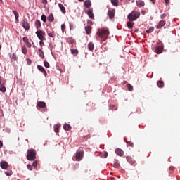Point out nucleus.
<instances>
[{
  "instance_id": "nucleus-1",
  "label": "nucleus",
  "mask_w": 180,
  "mask_h": 180,
  "mask_svg": "<svg viewBox=\"0 0 180 180\" xmlns=\"http://www.w3.org/2000/svg\"><path fill=\"white\" fill-rule=\"evenodd\" d=\"M109 30H106L105 28H102L101 30H98L97 32V34L98 35L99 37L102 39L101 41V43L103 42V41L107 40L108 36H109Z\"/></svg>"
},
{
  "instance_id": "nucleus-2",
  "label": "nucleus",
  "mask_w": 180,
  "mask_h": 180,
  "mask_svg": "<svg viewBox=\"0 0 180 180\" xmlns=\"http://www.w3.org/2000/svg\"><path fill=\"white\" fill-rule=\"evenodd\" d=\"M37 152L33 148H31L30 150H27V159L30 161H34L35 159H37Z\"/></svg>"
},
{
  "instance_id": "nucleus-3",
  "label": "nucleus",
  "mask_w": 180,
  "mask_h": 180,
  "mask_svg": "<svg viewBox=\"0 0 180 180\" xmlns=\"http://www.w3.org/2000/svg\"><path fill=\"white\" fill-rule=\"evenodd\" d=\"M141 16V13L137 12L136 11H132L130 14L128 15V19L129 21L137 20L138 18Z\"/></svg>"
},
{
  "instance_id": "nucleus-4",
  "label": "nucleus",
  "mask_w": 180,
  "mask_h": 180,
  "mask_svg": "<svg viewBox=\"0 0 180 180\" xmlns=\"http://www.w3.org/2000/svg\"><path fill=\"white\" fill-rule=\"evenodd\" d=\"M37 37L39 39V40H46V32L44 30H39L35 32Z\"/></svg>"
},
{
  "instance_id": "nucleus-5",
  "label": "nucleus",
  "mask_w": 180,
  "mask_h": 180,
  "mask_svg": "<svg viewBox=\"0 0 180 180\" xmlns=\"http://www.w3.org/2000/svg\"><path fill=\"white\" fill-rule=\"evenodd\" d=\"M84 155V152H77L75 154L73 160L74 161H81L82 159H83Z\"/></svg>"
},
{
  "instance_id": "nucleus-6",
  "label": "nucleus",
  "mask_w": 180,
  "mask_h": 180,
  "mask_svg": "<svg viewBox=\"0 0 180 180\" xmlns=\"http://www.w3.org/2000/svg\"><path fill=\"white\" fill-rule=\"evenodd\" d=\"M22 27L25 30V31H29V30L30 29V25L27 19H23L22 20Z\"/></svg>"
},
{
  "instance_id": "nucleus-7",
  "label": "nucleus",
  "mask_w": 180,
  "mask_h": 180,
  "mask_svg": "<svg viewBox=\"0 0 180 180\" xmlns=\"http://www.w3.org/2000/svg\"><path fill=\"white\" fill-rule=\"evenodd\" d=\"M85 13H86V14L88 15L89 18H91V19H94L95 18V15L94 14V8H90L88 10H86Z\"/></svg>"
},
{
  "instance_id": "nucleus-8",
  "label": "nucleus",
  "mask_w": 180,
  "mask_h": 180,
  "mask_svg": "<svg viewBox=\"0 0 180 180\" xmlns=\"http://www.w3.org/2000/svg\"><path fill=\"white\" fill-rule=\"evenodd\" d=\"M115 13H116L115 8H112V10H109L108 12V15L109 16V18L113 19L115 17Z\"/></svg>"
},
{
  "instance_id": "nucleus-9",
  "label": "nucleus",
  "mask_w": 180,
  "mask_h": 180,
  "mask_svg": "<svg viewBox=\"0 0 180 180\" xmlns=\"http://www.w3.org/2000/svg\"><path fill=\"white\" fill-rule=\"evenodd\" d=\"M0 165H1V169H7L8 167V163L6 161H1L0 162Z\"/></svg>"
},
{
  "instance_id": "nucleus-10",
  "label": "nucleus",
  "mask_w": 180,
  "mask_h": 180,
  "mask_svg": "<svg viewBox=\"0 0 180 180\" xmlns=\"http://www.w3.org/2000/svg\"><path fill=\"white\" fill-rule=\"evenodd\" d=\"M37 68L39 70H40L41 72H43V74L45 75V77H47V72H46L44 67L41 66V65H38Z\"/></svg>"
},
{
  "instance_id": "nucleus-11",
  "label": "nucleus",
  "mask_w": 180,
  "mask_h": 180,
  "mask_svg": "<svg viewBox=\"0 0 180 180\" xmlns=\"http://www.w3.org/2000/svg\"><path fill=\"white\" fill-rule=\"evenodd\" d=\"M166 25V21L164 20H162L161 21L159 22L158 25L156 26V29H162L164 25Z\"/></svg>"
},
{
  "instance_id": "nucleus-12",
  "label": "nucleus",
  "mask_w": 180,
  "mask_h": 180,
  "mask_svg": "<svg viewBox=\"0 0 180 180\" xmlns=\"http://www.w3.org/2000/svg\"><path fill=\"white\" fill-rule=\"evenodd\" d=\"M163 49H164V47L161 45H160L158 46H156L155 52L157 53H162Z\"/></svg>"
},
{
  "instance_id": "nucleus-13",
  "label": "nucleus",
  "mask_w": 180,
  "mask_h": 180,
  "mask_svg": "<svg viewBox=\"0 0 180 180\" xmlns=\"http://www.w3.org/2000/svg\"><path fill=\"white\" fill-rule=\"evenodd\" d=\"M35 27L37 31H39V30H40V27H41V22L40 21V20H37L35 21Z\"/></svg>"
},
{
  "instance_id": "nucleus-14",
  "label": "nucleus",
  "mask_w": 180,
  "mask_h": 180,
  "mask_svg": "<svg viewBox=\"0 0 180 180\" xmlns=\"http://www.w3.org/2000/svg\"><path fill=\"white\" fill-rule=\"evenodd\" d=\"M84 4V6L88 9H89L90 6H92V2L91 1V0H85Z\"/></svg>"
},
{
  "instance_id": "nucleus-15",
  "label": "nucleus",
  "mask_w": 180,
  "mask_h": 180,
  "mask_svg": "<svg viewBox=\"0 0 180 180\" xmlns=\"http://www.w3.org/2000/svg\"><path fill=\"white\" fill-rule=\"evenodd\" d=\"M37 107L41 108H46V103L44 101H38Z\"/></svg>"
},
{
  "instance_id": "nucleus-16",
  "label": "nucleus",
  "mask_w": 180,
  "mask_h": 180,
  "mask_svg": "<svg viewBox=\"0 0 180 180\" xmlns=\"http://www.w3.org/2000/svg\"><path fill=\"white\" fill-rule=\"evenodd\" d=\"M115 153L118 155V156L122 157L124 155V150L121 148H116Z\"/></svg>"
},
{
  "instance_id": "nucleus-17",
  "label": "nucleus",
  "mask_w": 180,
  "mask_h": 180,
  "mask_svg": "<svg viewBox=\"0 0 180 180\" xmlns=\"http://www.w3.org/2000/svg\"><path fill=\"white\" fill-rule=\"evenodd\" d=\"M13 13L15 15V22H19V21H20V20H19L20 15L18 14L17 11L13 10Z\"/></svg>"
},
{
  "instance_id": "nucleus-18",
  "label": "nucleus",
  "mask_w": 180,
  "mask_h": 180,
  "mask_svg": "<svg viewBox=\"0 0 180 180\" xmlns=\"http://www.w3.org/2000/svg\"><path fill=\"white\" fill-rule=\"evenodd\" d=\"M63 129L65 131H70V130H72V127L69 124H65L63 125Z\"/></svg>"
},
{
  "instance_id": "nucleus-19",
  "label": "nucleus",
  "mask_w": 180,
  "mask_h": 180,
  "mask_svg": "<svg viewBox=\"0 0 180 180\" xmlns=\"http://www.w3.org/2000/svg\"><path fill=\"white\" fill-rule=\"evenodd\" d=\"M88 49H89V51H94V49H95V46L93 42L89 43Z\"/></svg>"
},
{
  "instance_id": "nucleus-20",
  "label": "nucleus",
  "mask_w": 180,
  "mask_h": 180,
  "mask_svg": "<svg viewBox=\"0 0 180 180\" xmlns=\"http://www.w3.org/2000/svg\"><path fill=\"white\" fill-rule=\"evenodd\" d=\"M58 6H59V8H60L61 12L63 13V14H65L66 11H65V6H63V4H58Z\"/></svg>"
},
{
  "instance_id": "nucleus-21",
  "label": "nucleus",
  "mask_w": 180,
  "mask_h": 180,
  "mask_svg": "<svg viewBox=\"0 0 180 180\" xmlns=\"http://www.w3.org/2000/svg\"><path fill=\"white\" fill-rule=\"evenodd\" d=\"M85 30H86V33L87 34H90L91 33L92 28H91V26H86L85 27Z\"/></svg>"
},
{
  "instance_id": "nucleus-22",
  "label": "nucleus",
  "mask_w": 180,
  "mask_h": 180,
  "mask_svg": "<svg viewBox=\"0 0 180 180\" xmlns=\"http://www.w3.org/2000/svg\"><path fill=\"white\" fill-rule=\"evenodd\" d=\"M38 53L39 57H41L42 59H44V52L42 51L41 49H38Z\"/></svg>"
},
{
  "instance_id": "nucleus-23",
  "label": "nucleus",
  "mask_w": 180,
  "mask_h": 180,
  "mask_svg": "<svg viewBox=\"0 0 180 180\" xmlns=\"http://www.w3.org/2000/svg\"><path fill=\"white\" fill-rule=\"evenodd\" d=\"M136 5L138 6H145V2L143 1V0H137L136 1Z\"/></svg>"
},
{
  "instance_id": "nucleus-24",
  "label": "nucleus",
  "mask_w": 180,
  "mask_h": 180,
  "mask_svg": "<svg viewBox=\"0 0 180 180\" xmlns=\"http://www.w3.org/2000/svg\"><path fill=\"white\" fill-rule=\"evenodd\" d=\"M67 42H68L70 44H72V47H73V44L75 43V39L73 38H68Z\"/></svg>"
},
{
  "instance_id": "nucleus-25",
  "label": "nucleus",
  "mask_w": 180,
  "mask_h": 180,
  "mask_svg": "<svg viewBox=\"0 0 180 180\" xmlns=\"http://www.w3.org/2000/svg\"><path fill=\"white\" fill-rule=\"evenodd\" d=\"M61 127V124H56L54 125V132L59 133V128Z\"/></svg>"
},
{
  "instance_id": "nucleus-26",
  "label": "nucleus",
  "mask_w": 180,
  "mask_h": 180,
  "mask_svg": "<svg viewBox=\"0 0 180 180\" xmlns=\"http://www.w3.org/2000/svg\"><path fill=\"white\" fill-rule=\"evenodd\" d=\"M47 20L50 22H53V20H54V15L53 14H50L49 15V17L47 18Z\"/></svg>"
},
{
  "instance_id": "nucleus-27",
  "label": "nucleus",
  "mask_w": 180,
  "mask_h": 180,
  "mask_svg": "<svg viewBox=\"0 0 180 180\" xmlns=\"http://www.w3.org/2000/svg\"><path fill=\"white\" fill-rule=\"evenodd\" d=\"M134 22H127V25L128 27V29H132L133 27H134Z\"/></svg>"
},
{
  "instance_id": "nucleus-28",
  "label": "nucleus",
  "mask_w": 180,
  "mask_h": 180,
  "mask_svg": "<svg viewBox=\"0 0 180 180\" xmlns=\"http://www.w3.org/2000/svg\"><path fill=\"white\" fill-rule=\"evenodd\" d=\"M119 0H112L111 4L114 6H119Z\"/></svg>"
},
{
  "instance_id": "nucleus-29",
  "label": "nucleus",
  "mask_w": 180,
  "mask_h": 180,
  "mask_svg": "<svg viewBox=\"0 0 180 180\" xmlns=\"http://www.w3.org/2000/svg\"><path fill=\"white\" fill-rule=\"evenodd\" d=\"M157 85L158 86L159 88H162V87H164V82L163 81H158L157 82Z\"/></svg>"
},
{
  "instance_id": "nucleus-30",
  "label": "nucleus",
  "mask_w": 180,
  "mask_h": 180,
  "mask_svg": "<svg viewBox=\"0 0 180 180\" xmlns=\"http://www.w3.org/2000/svg\"><path fill=\"white\" fill-rule=\"evenodd\" d=\"M154 27L153 26H151L150 28H148V30H146V33L148 34H150V33H153V32H154Z\"/></svg>"
},
{
  "instance_id": "nucleus-31",
  "label": "nucleus",
  "mask_w": 180,
  "mask_h": 180,
  "mask_svg": "<svg viewBox=\"0 0 180 180\" xmlns=\"http://www.w3.org/2000/svg\"><path fill=\"white\" fill-rule=\"evenodd\" d=\"M71 53L72 55H77V53H79L78 49H70Z\"/></svg>"
},
{
  "instance_id": "nucleus-32",
  "label": "nucleus",
  "mask_w": 180,
  "mask_h": 180,
  "mask_svg": "<svg viewBox=\"0 0 180 180\" xmlns=\"http://www.w3.org/2000/svg\"><path fill=\"white\" fill-rule=\"evenodd\" d=\"M112 166L117 169H120V165L118 163V162H114Z\"/></svg>"
},
{
  "instance_id": "nucleus-33",
  "label": "nucleus",
  "mask_w": 180,
  "mask_h": 180,
  "mask_svg": "<svg viewBox=\"0 0 180 180\" xmlns=\"http://www.w3.org/2000/svg\"><path fill=\"white\" fill-rule=\"evenodd\" d=\"M127 87L129 91H132V90L134 89V87L132 85H131V84H127Z\"/></svg>"
},
{
  "instance_id": "nucleus-34",
  "label": "nucleus",
  "mask_w": 180,
  "mask_h": 180,
  "mask_svg": "<svg viewBox=\"0 0 180 180\" xmlns=\"http://www.w3.org/2000/svg\"><path fill=\"white\" fill-rule=\"evenodd\" d=\"M41 20L44 22H46V21H47L46 15H42L41 16Z\"/></svg>"
},
{
  "instance_id": "nucleus-35",
  "label": "nucleus",
  "mask_w": 180,
  "mask_h": 180,
  "mask_svg": "<svg viewBox=\"0 0 180 180\" xmlns=\"http://www.w3.org/2000/svg\"><path fill=\"white\" fill-rule=\"evenodd\" d=\"M10 58L11 59L14 60L15 61H16V60L18 59V58L15 53H13V55H10Z\"/></svg>"
},
{
  "instance_id": "nucleus-36",
  "label": "nucleus",
  "mask_w": 180,
  "mask_h": 180,
  "mask_svg": "<svg viewBox=\"0 0 180 180\" xmlns=\"http://www.w3.org/2000/svg\"><path fill=\"white\" fill-rule=\"evenodd\" d=\"M0 91H1V92H6V88L5 87V86L1 85V86H0Z\"/></svg>"
},
{
  "instance_id": "nucleus-37",
  "label": "nucleus",
  "mask_w": 180,
  "mask_h": 180,
  "mask_svg": "<svg viewBox=\"0 0 180 180\" xmlns=\"http://www.w3.org/2000/svg\"><path fill=\"white\" fill-rule=\"evenodd\" d=\"M47 34L49 36V37H55L54 32H50L47 31Z\"/></svg>"
},
{
  "instance_id": "nucleus-38",
  "label": "nucleus",
  "mask_w": 180,
  "mask_h": 180,
  "mask_svg": "<svg viewBox=\"0 0 180 180\" xmlns=\"http://www.w3.org/2000/svg\"><path fill=\"white\" fill-rule=\"evenodd\" d=\"M127 145L128 147H134V143L131 141H127Z\"/></svg>"
},
{
  "instance_id": "nucleus-39",
  "label": "nucleus",
  "mask_w": 180,
  "mask_h": 180,
  "mask_svg": "<svg viewBox=\"0 0 180 180\" xmlns=\"http://www.w3.org/2000/svg\"><path fill=\"white\" fill-rule=\"evenodd\" d=\"M44 64L45 68H50V64L49 62H47V60H44Z\"/></svg>"
},
{
  "instance_id": "nucleus-40",
  "label": "nucleus",
  "mask_w": 180,
  "mask_h": 180,
  "mask_svg": "<svg viewBox=\"0 0 180 180\" xmlns=\"http://www.w3.org/2000/svg\"><path fill=\"white\" fill-rule=\"evenodd\" d=\"M110 109L111 110H117V105H110Z\"/></svg>"
},
{
  "instance_id": "nucleus-41",
  "label": "nucleus",
  "mask_w": 180,
  "mask_h": 180,
  "mask_svg": "<svg viewBox=\"0 0 180 180\" xmlns=\"http://www.w3.org/2000/svg\"><path fill=\"white\" fill-rule=\"evenodd\" d=\"M38 165V162L37 160L34 161L32 163V167H34V168L35 169L36 167H37Z\"/></svg>"
},
{
  "instance_id": "nucleus-42",
  "label": "nucleus",
  "mask_w": 180,
  "mask_h": 180,
  "mask_svg": "<svg viewBox=\"0 0 180 180\" xmlns=\"http://www.w3.org/2000/svg\"><path fill=\"white\" fill-rule=\"evenodd\" d=\"M28 38H27V37H24L23 38H22V40L24 41V42L26 44V45H27V41H28Z\"/></svg>"
},
{
  "instance_id": "nucleus-43",
  "label": "nucleus",
  "mask_w": 180,
  "mask_h": 180,
  "mask_svg": "<svg viewBox=\"0 0 180 180\" xmlns=\"http://www.w3.org/2000/svg\"><path fill=\"white\" fill-rule=\"evenodd\" d=\"M12 174H13L12 170H11L10 172H5V174H6V176H11Z\"/></svg>"
},
{
  "instance_id": "nucleus-44",
  "label": "nucleus",
  "mask_w": 180,
  "mask_h": 180,
  "mask_svg": "<svg viewBox=\"0 0 180 180\" xmlns=\"http://www.w3.org/2000/svg\"><path fill=\"white\" fill-rule=\"evenodd\" d=\"M22 53L26 55L27 53V49L25 47H22Z\"/></svg>"
},
{
  "instance_id": "nucleus-45",
  "label": "nucleus",
  "mask_w": 180,
  "mask_h": 180,
  "mask_svg": "<svg viewBox=\"0 0 180 180\" xmlns=\"http://www.w3.org/2000/svg\"><path fill=\"white\" fill-rule=\"evenodd\" d=\"M27 169H28L30 171H32V169H33V168H32V167L31 165H27Z\"/></svg>"
},
{
  "instance_id": "nucleus-46",
  "label": "nucleus",
  "mask_w": 180,
  "mask_h": 180,
  "mask_svg": "<svg viewBox=\"0 0 180 180\" xmlns=\"http://www.w3.org/2000/svg\"><path fill=\"white\" fill-rule=\"evenodd\" d=\"M167 17V14H162L160 15V19H165Z\"/></svg>"
},
{
  "instance_id": "nucleus-47",
  "label": "nucleus",
  "mask_w": 180,
  "mask_h": 180,
  "mask_svg": "<svg viewBox=\"0 0 180 180\" xmlns=\"http://www.w3.org/2000/svg\"><path fill=\"white\" fill-rule=\"evenodd\" d=\"M44 41H45V40H40V41H39V45H40V46H43V45H44Z\"/></svg>"
},
{
  "instance_id": "nucleus-48",
  "label": "nucleus",
  "mask_w": 180,
  "mask_h": 180,
  "mask_svg": "<svg viewBox=\"0 0 180 180\" xmlns=\"http://www.w3.org/2000/svg\"><path fill=\"white\" fill-rule=\"evenodd\" d=\"M61 29H62V31H65V24H62Z\"/></svg>"
},
{
  "instance_id": "nucleus-49",
  "label": "nucleus",
  "mask_w": 180,
  "mask_h": 180,
  "mask_svg": "<svg viewBox=\"0 0 180 180\" xmlns=\"http://www.w3.org/2000/svg\"><path fill=\"white\" fill-rule=\"evenodd\" d=\"M27 47H31V46H32L31 43L29 42V39L27 40Z\"/></svg>"
},
{
  "instance_id": "nucleus-50",
  "label": "nucleus",
  "mask_w": 180,
  "mask_h": 180,
  "mask_svg": "<svg viewBox=\"0 0 180 180\" xmlns=\"http://www.w3.org/2000/svg\"><path fill=\"white\" fill-rule=\"evenodd\" d=\"M165 1L166 5L169 4L170 2V0H164Z\"/></svg>"
},
{
  "instance_id": "nucleus-51",
  "label": "nucleus",
  "mask_w": 180,
  "mask_h": 180,
  "mask_svg": "<svg viewBox=\"0 0 180 180\" xmlns=\"http://www.w3.org/2000/svg\"><path fill=\"white\" fill-rule=\"evenodd\" d=\"M27 61L28 64H31L32 63V60H30V58H27Z\"/></svg>"
},
{
  "instance_id": "nucleus-52",
  "label": "nucleus",
  "mask_w": 180,
  "mask_h": 180,
  "mask_svg": "<svg viewBox=\"0 0 180 180\" xmlns=\"http://www.w3.org/2000/svg\"><path fill=\"white\" fill-rule=\"evenodd\" d=\"M41 1H42L43 4H47V3H48L47 0H41Z\"/></svg>"
},
{
  "instance_id": "nucleus-53",
  "label": "nucleus",
  "mask_w": 180,
  "mask_h": 180,
  "mask_svg": "<svg viewBox=\"0 0 180 180\" xmlns=\"http://www.w3.org/2000/svg\"><path fill=\"white\" fill-rule=\"evenodd\" d=\"M3 147V142L0 140V148Z\"/></svg>"
},
{
  "instance_id": "nucleus-54",
  "label": "nucleus",
  "mask_w": 180,
  "mask_h": 180,
  "mask_svg": "<svg viewBox=\"0 0 180 180\" xmlns=\"http://www.w3.org/2000/svg\"><path fill=\"white\" fill-rule=\"evenodd\" d=\"M170 171H173L174 169V167L173 166H172L171 167H169Z\"/></svg>"
},
{
  "instance_id": "nucleus-55",
  "label": "nucleus",
  "mask_w": 180,
  "mask_h": 180,
  "mask_svg": "<svg viewBox=\"0 0 180 180\" xmlns=\"http://www.w3.org/2000/svg\"><path fill=\"white\" fill-rule=\"evenodd\" d=\"M153 4H155L156 0H150Z\"/></svg>"
},
{
  "instance_id": "nucleus-56",
  "label": "nucleus",
  "mask_w": 180,
  "mask_h": 180,
  "mask_svg": "<svg viewBox=\"0 0 180 180\" xmlns=\"http://www.w3.org/2000/svg\"><path fill=\"white\" fill-rule=\"evenodd\" d=\"M108 152H105V158L108 157Z\"/></svg>"
},
{
  "instance_id": "nucleus-57",
  "label": "nucleus",
  "mask_w": 180,
  "mask_h": 180,
  "mask_svg": "<svg viewBox=\"0 0 180 180\" xmlns=\"http://www.w3.org/2000/svg\"><path fill=\"white\" fill-rule=\"evenodd\" d=\"M1 82H2V79H1V77H0V84H1Z\"/></svg>"
},
{
  "instance_id": "nucleus-58",
  "label": "nucleus",
  "mask_w": 180,
  "mask_h": 180,
  "mask_svg": "<svg viewBox=\"0 0 180 180\" xmlns=\"http://www.w3.org/2000/svg\"><path fill=\"white\" fill-rule=\"evenodd\" d=\"M145 13H146V12H144V11H142V14H143V15H145Z\"/></svg>"
},
{
  "instance_id": "nucleus-59",
  "label": "nucleus",
  "mask_w": 180,
  "mask_h": 180,
  "mask_svg": "<svg viewBox=\"0 0 180 180\" xmlns=\"http://www.w3.org/2000/svg\"><path fill=\"white\" fill-rule=\"evenodd\" d=\"M139 32V30H135V32L137 33Z\"/></svg>"
},
{
  "instance_id": "nucleus-60",
  "label": "nucleus",
  "mask_w": 180,
  "mask_h": 180,
  "mask_svg": "<svg viewBox=\"0 0 180 180\" xmlns=\"http://www.w3.org/2000/svg\"><path fill=\"white\" fill-rule=\"evenodd\" d=\"M79 1H80V2H83V1H84V0H79Z\"/></svg>"
},
{
  "instance_id": "nucleus-61",
  "label": "nucleus",
  "mask_w": 180,
  "mask_h": 180,
  "mask_svg": "<svg viewBox=\"0 0 180 180\" xmlns=\"http://www.w3.org/2000/svg\"><path fill=\"white\" fill-rule=\"evenodd\" d=\"M1 47H2L1 45H0V49H1Z\"/></svg>"
},
{
  "instance_id": "nucleus-62",
  "label": "nucleus",
  "mask_w": 180,
  "mask_h": 180,
  "mask_svg": "<svg viewBox=\"0 0 180 180\" xmlns=\"http://www.w3.org/2000/svg\"><path fill=\"white\" fill-rule=\"evenodd\" d=\"M70 29H72V26H70Z\"/></svg>"
},
{
  "instance_id": "nucleus-63",
  "label": "nucleus",
  "mask_w": 180,
  "mask_h": 180,
  "mask_svg": "<svg viewBox=\"0 0 180 180\" xmlns=\"http://www.w3.org/2000/svg\"><path fill=\"white\" fill-rule=\"evenodd\" d=\"M0 110H1V107H0Z\"/></svg>"
},
{
  "instance_id": "nucleus-64",
  "label": "nucleus",
  "mask_w": 180,
  "mask_h": 180,
  "mask_svg": "<svg viewBox=\"0 0 180 180\" xmlns=\"http://www.w3.org/2000/svg\"><path fill=\"white\" fill-rule=\"evenodd\" d=\"M18 180H20V179H18Z\"/></svg>"
}]
</instances>
